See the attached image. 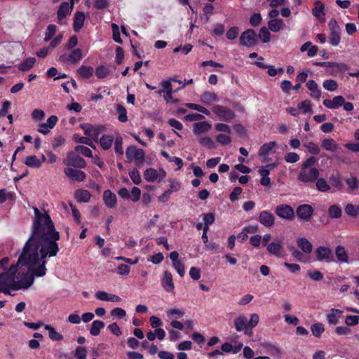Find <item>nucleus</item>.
Returning <instances> with one entry per match:
<instances>
[{"mask_svg":"<svg viewBox=\"0 0 359 359\" xmlns=\"http://www.w3.org/2000/svg\"><path fill=\"white\" fill-rule=\"evenodd\" d=\"M33 210L32 230L19 253L18 262L0 275V292L6 294H11L10 290L28 289L35 277H43L46 258L54 257L60 252V233L50 215L44 209Z\"/></svg>","mask_w":359,"mask_h":359,"instance_id":"1","label":"nucleus"},{"mask_svg":"<svg viewBox=\"0 0 359 359\" xmlns=\"http://www.w3.org/2000/svg\"><path fill=\"white\" fill-rule=\"evenodd\" d=\"M238 41H240V45L243 47L248 48H254L259 43L257 33L253 29L248 28L241 33L240 38H238Z\"/></svg>","mask_w":359,"mask_h":359,"instance_id":"2","label":"nucleus"},{"mask_svg":"<svg viewBox=\"0 0 359 359\" xmlns=\"http://www.w3.org/2000/svg\"><path fill=\"white\" fill-rule=\"evenodd\" d=\"M69 52H65L59 57L60 62H65L69 65H76L82 60L84 57L83 50L79 48H74L69 50Z\"/></svg>","mask_w":359,"mask_h":359,"instance_id":"3","label":"nucleus"},{"mask_svg":"<svg viewBox=\"0 0 359 359\" xmlns=\"http://www.w3.org/2000/svg\"><path fill=\"white\" fill-rule=\"evenodd\" d=\"M126 155L128 161H135L137 164L142 163L144 161V150L135 146L128 147Z\"/></svg>","mask_w":359,"mask_h":359,"instance_id":"4","label":"nucleus"},{"mask_svg":"<svg viewBox=\"0 0 359 359\" xmlns=\"http://www.w3.org/2000/svg\"><path fill=\"white\" fill-rule=\"evenodd\" d=\"M319 171L317 168H311L300 170L299 172L298 180L304 182H313L318 180Z\"/></svg>","mask_w":359,"mask_h":359,"instance_id":"5","label":"nucleus"},{"mask_svg":"<svg viewBox=\"0 0 359 359\" xmlns=\"http://www.w3.org/2000/svg\"><path fill=\"white\" fill-rule=\"evenodd\" d=\"M86 135H88L95 141H97L100 135L104 130L103 126H93L89 123H83L80 126Z\"/></svg>","mask_w":359,"mask_h":359,"instance_id":"6","label":"nucleus"},{"mask_svg":"<svg viewBox=\"0 0 359 359\" xmlns=\"http://www.w3.org/2000/svg\"><path fill=\"white\" fill-rule=\"evenodd\" d=\"M276 215L281 219L292 220L295 216V211L290 205H278L275 208Z\"/></svg>","mask_w":359,"mask_h":359,"instance_id":"7","label":"nucleus"},{"mask_svg":"<svg viewBox=\"0 0 359 359\" xmlns=\"http://www.w3.org/2000/svg\"><path fill=\"white\" fill-rule=\"evenodd\" d=\"M316 255L318 262L331 263L334 262L333 252L329 247L320 246L316 250Z\"/></svg>","mask_w":359,"mask_h":359,"instance_id":"8","label":"nucleus"},{"mask_svg":"<svg viewBox=\"0 0 359 359\" xmlns=\"http://www.w3.org/2000/svg\"><path fill=\"white\" fill-rule=\"evenodd\" d=\"M313 208L311 205H299L296 209V215L298 219L304 221L308 222L311 219L313 215Z\"/></svg>","mask_w":359,"mask_h":359,"instance_id":"9","label":"nucleus"},{"mask_svg":"<svg viewBox=\"0 0 359 359\" xmlns=\"http://www.w3.org/2000/svg\"><path fill=\"white\" fill-rule=\"evenodd\" d=\"M144 180L154 182L158 180H161L166 176V172L163 169H160L159 171L156 170L154 168H149L144 172Z\"/></svg>","mask_w":359,"mask_h":359,"instance_id":"10","label":"nucleus"},{"mask_svg":"<svg viewBox=\"0 0 359 359\" xmlns=\"http://www.w3.org/2000/svg\"><path fill=\"white\" fill-rule=\"evenodd\" d=\"M73 8L72 4H69L68 2H62L57 11V22L61 25H65V20L67 15H71Z\"/></svg>","mask_w":359,"mask_h":359,"instance_id":"11","label":"nucleus"},{"mask_svg":"<svg viewBox=\"0 0 359 359\" xmlns=\"http://www.w3.org/2000/svg\"><path fill=\"white\" fill-rule=\"evenodd\" d=\"M66 164L72 168H83L86 167V162L83 157L73 151L68 153Z\"/></svg>","mask_w":359,"mask_h":359,"instance_id":"12","label":"nucleus"},{"mask_svg":"<svg viewBox=\"0 0 359 359\" xmlns=\"http://www.w3.org/2000/svg\"><path fill=\"white\" fill-rule=\"evenodd\" d=\"M57 120V117L55 115H51L48 119L46 120V123L39 125L38 132L43 135L49 134L50 130L55 128Z\"/></svg>","mask_w":359,"mask_h":359,"instance_id":"13","label":"nucleus"},{"mask_svg":"<svg viewBox=\"0 0 359 359\" xmlns=\"http://www.w3.org/2000/svg\"><path fill=\"white\" fill-rule=\"evenodd\" d=\"M258 221L264 227L270 228L275 224V217L269 210H262L259 212Z\"/></svg>","mask_w":359,"mask_h":359,"instance_id":"14","label":"nucleus"},{"mask_svg":"<svg viewBox=\"0 0 359 359\" xmlns=\"http://www.w3.org/2000/svg\"><path fill=\"white\" fill-rule=\"evenodd\" d=\"M161 287L167 292H172L175 290V283L172 281V276L169 271H165L163 278L161 280Z\"/></svg>","mask_w":359,"mask_h":359,"instance_id":"15","label":"nucleus"},{"mask_svg":"<svg viewBox=\"0 0 359 359\" xmlns=\"http://www.w3.org/2000/svg\"><path fill=\"white\" fill-rule=\"evenodd\" d=\"M65 175L74 182H83L86 175L83 171L67 167L65 170Z\"/></svg>","mask_w":359,"mask_h":359,"instance_id":"16","label":"nucleus"},{"mask_svg":"<svg viewBox=\"0 0 359 359\" xmlns=\"http://www.w3.org/2000/svg\"><path fill=\"white\" fill-rule=\"evenodd\" d=\"M235 327L238 332L243 331L245 334H252V328L248 327V318L241 315L235 319Z\"/></svg>","mask_w":359,"mask_h":359,"instance_id":"17","label":"nucleus"},{"mask_svg":"<svg viewBox=\"0 0 359 359\" xmlns=\"http://www.w3.org/2000/svg\"><path fill=\"white\" fill-rule=\"evenodd\" d=\"M344 97L341 95H336L332 100H323V105L330 109H339L344 102Z\"/></svg>","mask_w":359,"mask_h":359,"instance_id":"18","label":"nucleus"},{"mask_svg":"<svg viewBox=\"0 0 359 359\" xmlns=\"http://www.w3.org/2000/svg\"><path fill=\"white\" fill-rule=\"evenodd\" d=\"M95 296L100 301L111 302H118L121 301V298L118 295L109 294L104 290H99L96 292Z\"/></svg>","mask_w":359,"mask_h":359,"instance_id":"19","label":"nucleus"},{"mask_svg":"<svg viewBox=\"0 0 359 359\" xmlns=\"http://www.w3.org/2000/svg\"><path fill=\"white\" fill-rule=\"evenodd\" d=\"M314 66L317 67H337L339 71H347L348 66L342 62H314L313 63Z\"/></svg>","mask_w":359,"mask_h":359,"instance_id":"20","label":"nucleus"},{"mask_svg":"<svg viewBox=\"0 0 359 359\" xmlns=\"http://www.w3.org/2000/svg\"><path fill=\"white\" fill-rule=\"evenodd\" d=\"M211 129V125L208 121L197 122L193 124V133L198 136L207 133Z\"/></svg>","mask_w":359,"mask_h":359,"instance_id":"21","label":"nucleus"},{"mask_svg":"<svg viewBox=\"0 0 359 359\" xmlns=\"http://www.w3.org/2000/svg\"><path fill=\"white\" fill-rule=\"evenodd\" d=\"M103 200L109 208H114L116 205V196L109 190L104 191Z\"/></svg>","mask_w":359,"mask_h":359,"instance_id":"22","label":"nucleus"},{"mask_svg":"<svg viewBox=\"0 0 359 359\" xmlns=\"http://www.w3.org/2000/svg\"><path fill=\"white\" fill-rule=\"evenodd\" d=\"M306 87L309 90L311 91V96L316 100H319L322 93L320 92V90L318 89V86L316 81L314 80L308 81L306 83Z\"/></svg>","mask_w":359,"mask_h":359,"instance_id":"23","label":"nucleus"},{"mask_svg":"<svg viewBox=\"0 0 359 359\" xmlns=\"http://www.w3.org/2000/svg\"><path fill=\"white\" fill-rule=\"evenodd\" d=\"M285 27V25L281 18H274L269 21L267 29L276 33L284 29Z\"/></svg>","mask_w":359,"mask_h":359,"instance_id":"24","label":"nucleus"},{"mask_svg":"<svg viewBox=\"0 0 359 359\" xmlns=\"http://www.w3.org/2000/svg\"><path fill=\"white\" fill-rule=\"evenodd\" d=\"M85 16L83 12L77 11L74 15L73 28L76 32L82 29Z\"/></svg>","mask_w":359,"mask_h":359,"instance_id":"25","label":"nucleus"},{"mask_svg":"<svg viewBox=\"0 0 359 359\" xmlns=\"http://www.w3.org/2000/svg\"><path fill=\"white\" fill-rule=\"evenodd\" d=\"M342 314V311L339 309H332L327 315L328 323L330 325H337L339 322V319Z\"/></svg>","mask_w":359,"mask_h":359,"instance_id":"26","label":"nucleus"},{"mask_svg":"<svg viewBox=\"0 0 359 359\" xmlns=\"http://www.w3.org/2000/svg\"><path fill=\"white\" fill-rule=\"evenodd\" d=\"M94 69L91 66L82 65L77 69V74L79 77L83 79H88L93 76Z\"/></svg>","mask_w":359,"mask_h":359,"instance_id":"27","label":"nucleus"},{"mask_svg":"<svg viewBox=\"0 0 359 359\" xmlns=\"http://www.w3.org/2000/svg\"><path fill=\"white\" fill-rule=\"evenodd\" d=\"M267 250L269 254L273 255L276 257H279L283 251V247L281 242L278 243L272 242L267 245Z\"/></svg>","mask_w":359,"mask_h":359,"instance_id":"28","label":"nucleus"},{"mask_svg":"<svg viewBox=\"0 0 359 359\" xmlns=\"http://www.w3.org/2000/svg\"><path fill=\"white\" fill-rule=\"evenodd\" d=\"M44 329L48 332L49 338L54 341H60L63 340L62 334L56 331L55 328L50 325H45Z\"/></svg>","mask_w":359,"mask_h":359,"instance_id":"29","label":"nucleus"},{"mask_svg":"<svg viewBox=\"0 0 359 359\" xmlns=\"http://www.w3.org/2000/svg\"><path fill=\"white\" fill-rule=\"evenodd\" d=\"M329 182L331 186L341 191L343 187L341 175L339 172L331 174L329 177Z\"/></svg>","mask_w":359,"mask_h":359,"instance_id":"30","label":"nucleus"},{"mask_svg":"<svg viewBox=\"0 0 359 359\" xmlns=\"http://www.w3.org/2000/svg\"><path fill=\"white\" fill-rule=\"evenodd\" d=\"M104 326L105 324L104 322L99 320H94L92 325H90V328L89 330L90 334L94 337L98 336L100 333V330H103Z\"/></svg>","mask_w":359,"mask_h":359,"instance_id":"31","label":"nucleus"},{"mask_svg":"<svg viewBox=\"0 0 359 359\" xmlns=\"http://www.w3.org/2000/svg\"><path fill=\"white\" fill-rule=\"evenodd\" d=\"M74 198L79 203H88L90 198L89 191L79 189L74 192Z\"/></svg>","mask_w":359,"mask_h":359,"instance_id":"32","label":"nucleus"},{"mask_svg":"<svg viewBox=\"0 0 359 359\" xmlns=\"http://www.w3.org/2000/svg\"><path fill=\"white\" fill-rule=\"evenodd\" d=\"M322 147L323 149L330 152H334L339 148V146L333 138L324 139L322 142Z\"/></svg>","mask_w":359,"mask_h":359,"instance_id":"33","label":"nucleus"},{"mask_svg":"<svg viewBox=\"0 0 359 359\" xmlns=\"http://www.w3.org/2000/svg\"><path fill=\"white\" fill-rule=\"evenodd\" d=\"M335 256L340 262H348V257L344 247L341 245L337 246L335 248Z\"/></svg>","mask_w":359,"mask_h":359,"instance_id":"34","label":"nucleus"},{"mask_svg":"<svg viewBox=\"0 0 359 359\" xmlns=\"http://www.w3.org/2000/svg\"><path fill=\"white\" fill-rule=\"evenodd\" d=\"M344 210L346 215L352 218H355L357 216L359 217V204L355 205L348 203L346 205Z\"/></svg>","mask_w":359,"mask_h":359,"instance_id":"35","label":"nucleus"},{"mask_svg":"<svg viewBox=\"0 0 359 359\" xmlns=\"http://www.w3.org/2000/svg\"><path fill=\"white\" fill-rule=\"evenodd\" d=\"M298 248H301L304 252L309 254L312 252L313 245L312 243H310L306 238H299L297 241Z\"/></svg>","mask_w":359,"mask_h":359,"instance_id":"36","label":"nucleus"},{"mask_svg":"<svg viewBox=\"0 0 359 359\" xmlns=\"http://www.w3.org/2000/svg\"><path fill=\"white\" fill-rule=\"evenodd\" d=\"M35 62L36 59L34 57H29L19 65L18 69L23 72H27L34 67Z\"/></svg>","mask_w":359,"mask_h":359,"instance_id":"37","label":"nucleus"},{"mask_svg":"<svg viewBox=\"0 0 359 359\" xmlns=\"http://www.w3.org/2000/svg\"><path fill=\"white\" fill-rule=\"evenodd\" d=\"M24 163L29 168H39L41 165V161L35 156H29L25 158Z\"/></svg>","mask_w":359,"mask_h":359,"instance_id":"38","label":"nucleus"},{"mask_svg":"<svg viewBox=\"0 0 359 359\" xmlns=\"http://www.w3.org/2000/svg\"><path fill=\"white\" fill-rule=\"evenodd\" d=\"M243 348V342L238 341L235 342V344L232 345L229 342H226L225 344V352L226 353H237L241 351Z\"/></svg>","mask_w":359,"mask_h":359,"instance_id":"39","label":"nucleus"},{"mask_svg":"<svg viewBox=\"0 0 359 359\" xmlns=\"http://www.w3.org/2000/svg\"><path fill=\"white\" fill-rule=\"evenodd\" d=\"M166 315L170 319L176 320L181 318L184 315V312L178 308H171L166 311Z\"/></svg>","mask_w":359,"mask_h":359,"instance_id":"40","label":"nucleus"},{"mask_svg":"<svg viewBox=\"0 0 359 359\" xmlns=\"http://www.w3.org/2000/svg\"><path fill=\"white\" fill-rule=\"evenodd\" d=\"M276 143L275 142H269V143H264L261 147L259 149L258 155L259 156H264L269 153L271 152V151L273 150V149L275 147Z\"/></svg>","mask_w":359,"mask_h":359,"instance_id":"41","label":"nucleus"},{"mask_svg":"<svg viewBox=\"0 0 359 359\" xmlns=\"http://www.w3.org/2000/svg\"><path fill=\"white\" fill-rule=\"evenodd\" d=\"M328 215L331 219H339L341 217V209L339 205H331L328 208Z\"/></svg>","mask_w":359,"mask_h":359,"instance_id":"42","label":"nucleus"},{"mask_svg":"<svg viewBox=\"0 0 359 359\" xmlns=\"http://www.w3.org/2000/svg\"><path fill=\"white\" fill-rule=\"evenodd\" d=\"M217 100H218L217 95L212 92L204 93L201 96V102L206 105H210Z\"/></svg>","mask_w":359,"mask_h":359,"instance_id":"43","label":"nucleus"},{"mask_svg":"<svg viewBox=\"0 0 359 359\" xmlns=\"http://www.w3.org/2000/svg\"><path fill=\"white\" fill-rule=\"evenodd\" d=\"M317 190L322 192L329 191L330 186L323 177H318V180H315Z\"/></svg>","mask_w":359,"mask_h":359,"instance_id":"44","label":"nucleus"},{"mask_svg":"<svg viewBox=\"0 0 359 359\" xmlns=\"http://www.w3.org/2000/svg\"><path fill=\"white\" fill-rule=\"evenodd\" d=\"M258 41L261 40L263 43H268L271 39V33L269 29L265 27H263L259 29L257 34Z\"/></svg>","mask_w":359,"mask_h":359,"instance_id":"45","label":"nucleus"},{"mask_svg":"<svg viewBox=\"0 0 359 359\" xmlns=\"http://www.w3.org/2000/svg\"><path fill=\"white\" fill-rule=\"evenodd\" d=\"M113 142V137L111 135H104L100 138V145L104 150L111 148Z\"/></svg>","mask_w":359,"mask_h":359,"instance_id":"46","label":"nucleus"},{"mask_svg":"<svg viewBox=\"0 0 359 359\" xmlns=\"http://www.w3.org/2000/svg\"><path fill=\"white\" fill-rule=\"evenodd\" d=\"M311 332L313 336L320 338L324 332V325L322 323H317L311 327Z\"/></svg>","mask_w":359,"mask_h":359,"instance_id":"47","label":"nucleus"},{"mask_svg":"<svg viewBox=\"0 0 359 359\" xmlns=\"http://www.w3.org/2000/svg\"><path fill=\"white\" fill-rule=\"evenodd\" d=\"M324 10V4L321 1L318 0L316 1V3H314V7L312 9V14L316 18H319L320 15H325Z\"/></svg>","mask_w":359,"mask_h":359,"instance_id":"48","label":"nucleus"},{"mask_svg":"<svg viewBox=\"0 0 359 359\" xmlns=\"http://www.w3.org/2000/svg\"><path fill=\"white\" fill-rule=\"evenodd\" d=\"M172 81L177 82L178 84L182 83L181 81H177L174 79L165 80V81L161 82V88H161V90H164L165 93H174L175 91L172 90V83H171Z\"/></svg>","mask_w":359,"mask_h":359,"instance_id":"49","label":"nucleus"},{"mask_svg":"<svg viewBox=\"0 0 359 359\" xmlns=\"http://www.w3.org/2000/svg\"><path fill=\"white\" fill-rule=\"evenodd\" d=\"M116 113L118 115V120L121 123H126L128 121L127 111L126 108L121 104L116 106Z\"/></svg>","mask_w":359,"mask_h":359,"instance_id":"50","label":"nucleus"},{"mask_svg":"<svg viewBox=\"0 0 359 359\" xmlns=\"http://www.w3.org/2000/svg\"><path fill=\"white\" fill-rule=\"evenodd\" d=\"M57 32V27L54 24H50L46 29L44 41L48 42L55 36Z\"/></svg>","mask_w":359,"mask_h":359,"instance_id":"51","label":"nucleus"},{"mask_svg":"<svg viewBox=\"0 0 359 359\" xmlns=\"http://www.w3.org/2000/svg\"><path fill=\"white\" fill-rule=\"evenodd\" d=\"M341 41V32H330L329 43L333 46H337Z\"/></svg>","mask_w":359,"mask_h":359,"instance_id":"52","label":"nucleus"},{"mask_svg":"<svg viewBox=\"0 0 359 359\" xmlns=\"http://www.w3.org/2000/svg\"><path fill=\"white\" fill-rule=\"evenodd\" d=\"M109 69L107 66H99L97 69H95V76H97L99 79H104L109 74Z\"/></svg>","mask_w":359,"mask_h":359,"instance_id":"53","label":"nucleus"},{"mask_svg":"<svg viewBox=\"0 0 359 359\" xmlns=\"http://www.w3.org/2000/svg\"><path fill=\"white\" fill-rule=\"evenodd\" d=\"M74 150L85 157L93 158V151H91L90 149L83 145L76 146L74 147Z\"/></svg>","mask_w":359,"mask_h":359,"instance_id":"54","label":"nucleus"},{"mask_svg":"<svg viewBox=\"0 0 359 359\" xmlns=\"http://www.w3.org/2000/svg\"><path fill=\"white\" fill-rule=\"evenodd\" d=\"M74 140L77 143L84 144L86 145H88L92 148H95V146L93 143V140L88 137H79L78 135H74Z\"/></svg>","mask_w":359,"mask_h":359,"instance_id":"55","label":"nucleus"},{"mask_svg":"<svg viewBox=\"0 0 359 359\" xmlns=\"http://www.w3.org/2000/svg\"><path fill=\"white\" fill-rule=\"evenodd\" d=\"M233 130L236 133L238 137H245L247 135L246 129L244 128L241 123H236L232 127Z\"/></svg>","mask_w":359,"mask_h":359,"instance_id":"56","label":"nucleus"},{"mask_svg":"<svg viewBox=\"0 0 359 359\" xmlns=\"http://www.w3.org/2000/svg\"><path fill=\"white\" fill-rule=\"evenodd\" d=\"M111 316L114 318L123 319L126 316V311L123 309L117 307L111 311Z\"/></svg>","mask_w":359,"mask_h":359,"instance_id":"57","label":"nucleus"},{"mask_svg":"<svg viewBox=\"0 0 359 359\" xmlns=\"http://www.w3.org/2000/svg\"><path fill=\"white\" fill-rule=\"evenodd\" d=\"M318 163V158L311 156L307 158L305 161L303 162L302 165L301 167L302 169H306V168H315L314 166L316 165Z\"/></svg>","mask_w":359,"mask_h":359,"instance_id":"58","label":"nucleus"},{"mask_svg":"<svg viewBox=\"0 0 359 359\" xmlns=\"http://www.w3.org/2000/svg\"><path fill=\"white\" fill-rule=\"evenodd\" d=\"M262 14L260 13H253L252 14L250 18H249V23L252 27H257L260 24H262Z\"/></svg>","mask_w":359,"mask_h":359,"instance_id":"59","label":"nucleus"},{"mask_svg":"<svg viewBox=\"0 0 359 359\" xmlns=\"http://www.w3.org/2000/svg\"><path fill=\"white\" fill-rule=\"evenodd\" d=\"M78 43V38L75 36H72L69 38L67 42L65 44V50H71L74 48H76V46Z\"/></svg>","mask_w":359,"mask_h":359,"instance_id":"60","label":"nucleus"},{"mask_svg":"<svg viewBox=\"0 0 359 359\" xmlns=\"http://www.w3.org/2000/svg\"><path fill=\"white\" fill-rule=\"evenodd\" d=\"M31 117H32L34 121L39 122L44 119L45 113L42 109H34L32 113H31Z\"/></svg>","mask_w":359,"mask_h":359,"instance_id":"61","label":"nucleus"},{"mask_svg":"<svg viewBox=\"0 0 359 359\" xmlns=\"http://www.w3.org/2000/svg\"><path fill=\"white\" fill-rule=\"evenodd\" d=\"M323 86L329 91H334L337 88V83L336 81L329 79L323 81Z\"/></svg>","mask_w":359,"mask_h":359,"instance_id":"62","label":"nucleus"},{"mask_svg":"<svg viewBox=\"0 0 359 359\" xmlns=\"http://www.w3.org/2000/svg\"><path fill=\"white\" fill-rule=\"evenodd\" d=\"M305 147H306L309 153H311L313 155H318L320 152V147L316 143L309 142L305 144Z\"/></svg>","mask_w":359,"mask_h":359,"instance_id":"63","label":"nucleus"},{"mask_svg":"<svg viewBox=\"0 0 359 359\" xmlns=\"http://www.w3.org/2000/svg\"><path fill=\"white\" fill-rule=\"evenodd\" d=\"M172 266L175 268V271L180 275V276L183 277L184 275V264L182 261L172 262Z\"/></svg>","mask_w":359,"mask_h":359,"instance_id":"64","label":"nucleus"}]
</instances>
